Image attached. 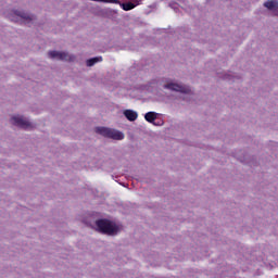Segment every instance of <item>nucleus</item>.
Segmentation results:
<instances>
[{"instance_id":"obj_2","label":"nucleus","mask_w":278,"mask_h":278,"mask_svg":"<svg viewBox=\"0 0 278 278\" xmlns=\"http://www.w3.org/2000/svg\"><path fill=\"white\" fill-rule=\"evenodd\" d=\"M96 134L103 136L104 138H110L111 140H125V134L123 131L109 128V127H97Z\"/></svg>"},{"instance_id":"obj_12","label":"nucleus","mask_w":278,"mask_h":278,"mask_svg":"<svg viewBox=\"0 0 278 278\" xmlns=\"http://www.w3.org/2000/svg\"><path fill=\"white\" fill-rule=\"evenodd\" d=\"M121 8L125 12H129V10H134V8H136V4H134V2H124V3H121Z\"/></svg>"},{"instance_id":"obj_8","label":"nucleus","mask_w":278,"mask_h":278,"mask_svg":"<svg viewBox=\"0 0 278 278\" xmlns=\"http://www.w3.org/2000/svg\"><path fill=\"white\" fill-rule=\"evenodd\" d=\"M157 116H159V114L156 112H148L144 115V119L148 123H151L152 125H157V124H155V121L157 119Z\"/></svg>"},{"instance_id":"obj_10","label":"nucleus","mask_w":278,"mask_h":278,"mask_svg":"<svg viewBox=\"0 0 278 278\" xmlns=\"http://www.w3.org/2000/svg\"><path fill=\"white\" fill-rule=\"evenodd\" d=\"M264 7L267 8V10H278V2L277 0H270L265 2Z\"/></svg>"},{"instance_id":"obj_7","label":"nucleus","mask_w":278,"mask_h":278,"mask_svg":"<svg viewBox=\"0 0 278 278\" xmlns=\"http://www.w3.org/2000/svg\"><path fill=\"white\" fill-rule=\"evenodd\" d=\"M124 116L127 118V121H130V123H134V121H138V112L134 110H125Z\"/></svg>"},{"instance_id":"obj_3","label":"nucleus","mask_w":278,"mask_h":278,"mask_svg":"<svg viewBox=\"0 0 278 278\" xmlns=\"http://www.w3.org/2000/svg\"><path fill=\"white\" fill-rule=\"evenodd\" d=\"M10 123L15 127H20V129H34V127H36V124L34 122H30L28 117H25L21 114L12 115L10 118Z\"/></svg>"},{"instance_id":"obj_4","label":"nucleus","mask_w":278,"mask_h":278,"mask_svg":"<svg viewBox=\"0 0 278 278\" xmlns=\"http://www.w3.org/2000/svg\"><path fill=\"white\" fill-rule=\"evenodd\" d=\"M9 18L14 23H23L24 25H29L34 21V15H29L24 11H12Z\"/></svg>"},{"instance_id":"obj_5","label":"nucleus","mask_w":278,"mask_h":278,"mask_svg":"<svg viewBox=\"0 0 278 278\" xmlns=\"http://www.w3.org/2000/svg\"><path fill=\"white\" fill-rule=\"evenodd\" d=\"M48 58L50 60H60L61 62H75V55L58 50L48 51Z\"/></svg>"},{"instance_id":"obj_6","label":"nucleus","mask_w":278,"mask_h":278,"mask_svg":"<svg viewBox=\"0 0 278 278\" xmlns=\"http://www.w3.org/2000/svg\"><path fill=\"white\" fill-rule=\"evenodd\" d=\"M165 90H172L173 92H181L182 94H189L190 87L179 83H167L164 85Z\"/></svg>"},{"instance_id":"obj_11","label":"nucleus","mask_w":278,"mask_h":278,"mask_svg":"<svg viewBox=\"0 0 278 278\" xmlns=\"http://www.w3.org/2000/svg\"><path fill=\"white\" fill-rule=\"evenodd\" d=\"M217 77L219 79H226L227 81H231L233 75H231V73L217 72Z\"/></svg>"},{"instance_id":"obj_1","label":"nucleus","mask_w":278,"mask_h":278,"mask_svg":"<svg viewBox=\"0 0 278 278\" xmlns=\"http://www.w3.org/2000/svg\"><path fill=\"white\" fill-rule=\"evenodd\" d=\"M92 228L105 236H118L123 231V225L110 219H98L94 222Z\"/></svg>"},{"instance_id":"obj_9","label":"nucleus","mask_w":278,"mask_h":278,"mask_svg":"<svg viewBox=\"0 0 278 278\" xmlns=\"http://www.w3.org/2000/svg\"><path fill=\"white\" fill-rule=\"evenodd\" d=\"M99 62H103L102 56H96V58L88 59L86 61V65L87 66H94V64H99Z\"/></svg>"}]
</instances>
